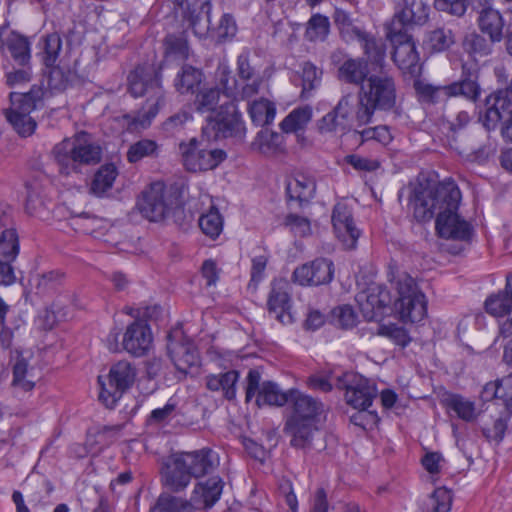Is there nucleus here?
<instances>
[{
	"instance_id": "f257e3e1",
	"label": "nucleus",
	"mask_w": 512,
	"mask_h": 512,
	"mask_svg": "<svg viewBox=\"0 0 512 512\" xmlns=\"http://www.w3.org/2000/svg\"><path fill=\"white\" fill-rule=\"evenodd\" d=\"M461 192L454 181L420 183L413 190L409 205L418 222H427L436 215L435 229L439 237L448 240L470 241L473 225L459 213Z\"/></svg>"
},
{
	"instance_id": "f03ea898",
	"label": "nucleus",
	"mask_w": 512,
	"mask_h": 512,
	"mask_svg": "<svg viewBox=\"0 0 512 512\" xmlns=\"http://www.w3.org/2000/svg\"><path fill=\"white\" fill-rule=\"evenodd\" d=\"M128 91L134 97H142L150 94L147 100L148 108H143L136 113L124 114L122 119L129 132H138L147 129L156 115L160 106L164 104L165 92L162 87V73L153 65H138L132 70L127 78Z\"/></svg>"
},
{
	"instance_id": "7ed1b4c3",
	"label": "nucleus",
	"mask_w": 512,
	"mask_h": 512,
	"mask_svg": "<svg viewBox=\"0 0 512 512\" xmlns=\"http://www.w3.org/2000/svg\"><path fill=\"white\" fill-rule=\"evenodd\" d=\"M291 413L287 417L284 432L291 437L290 444L295 448H305L318 430L324 406L321 401L297 389H290Z\"/></svg>"
},
{
	"instance_id": "20e7f679",
	"label": "nucleus",
	"mask_w": 512,
	"mask_h": 512,
	"mask_svg": "<svg viewBox=\"0 0 512 512\" xmlns=\"http://www.w3.org/2000/svg\"><path fill=\"white\" fill-rule=\"evenodd\" d=\"M55 161L61 174L77 172L80 166L96 165L101 161L102 148L87 132L65 138L53 148Z\"/></svg>"
},
{
	"instance_id": "39448f33",
	"label": "nucleus",
	"mask_w": 512,
	"mask_h": 512,
	"mask_svg": "<svg viewBox=\"0 0 512 512\" xmlns=\"http://www.w3.org/2000/svg\"><path fill=\"white\" fill-rule=\"evenodd\" d=\"M216 80L223 95L235 100H247L257 95L263 81L251 66L248 51H243L237 57V78L227 66H219Z\"/></svg>"
},
{
	"instance_id": "423d86ee",
	"label": "nucleus",
	"mask_w": 512,
	"mask_h": 512,
	"mask_svg": "<svg viewBox=\"0 0 512 512\" xmlns=\"http://www.w3.org/2000/svg\"><path fill=\"white\" fill-rule=\"evenodd\" d=\"M180 205L179 189L162 181L152 182L137 201L141 215L151 222L164 220Z\"/></svg>"
},
{
	"instance_id": "0eeeda50",
	"label": "nucleus",
	"mask_w": 512,
	"mask_h": 512,
	"mask_svg": "<svg viewBox=\"0 0 512 512\" xmlns=\"http://www.w3.org/2000/svg\"><path fill=\"white\" fill-rule=\"evenodd\" d=\"M138 366L134 362L121 360L114 363L106 375H99V401L107 408L116 407L123 395L136 383Z\"/></svg>"
},
{
	"instance_id": "6e6552de",
	"label": "nucleus",
	"mask_w": 512,
	"mask_h": 512,
	"mask_svg": "<svg viewBox=\"0 0 512 512\" xmlns=\"http://www.w3.org/2000/svg\"><path fill=\"white\" fill-rule=\"evenodd\" d=\"M363 109L364 105L358 96L355 99L351 94L344 95L332 111L318 120L317 128L322 134L337 131L344 133L354 125H367L372 118L369 114L362 116Z\"/></svg>"
},
{
	"instance_id": "1a4fd4ad",
	"label": "nucleus",
	"mask_w": 512,
	"mask_h": 512,
	"mask_svg": "<svg viewBox=\"0 0 512 512\" xmlns=\"http://www.w3.org/2000/svg\"><path fill=\"white\" fill-rule=\"evenodd\" d=\"M358 97L364 105L362 116L375 111H390L396 105L397 91L394 79L388 75H371L359 89Z\"/></svg>"
},
{
	"instance_id": "9d476101",
	"label": "nucleus",
	"mask_w": 512,
	"mask_h": 512,
	"mask_svg": "<svg viewBox=\"0 0 512 512\" xmlns=\"http://www.w3.org/2000/svg\"><path fill=\"white\" fill-rule=\"evenodd\" d=\"M398 292V299L395 301V310L404 323H418L427 314V301L415 280L407 273H401L393 281Z\"/></svg>"
},
{
	"instance_id": "9b49d317",
	"label": "nucleus",
	"mask_w": 512,
	"mask_h": 512,
	"mask_svg": "<svg viewBox=\"0 0 512 512\" xmlns=\"http://www.w3.org/2000/svg\"><path fill=\"white\" fill-rule=\"evenodd\" d=\"M179 153L185 169L195 173L213 170L226 158L224 150L209 149L206 141L197 138L181 142Z\"/></svg>"
},
{
	"instance_id": "f8f14e48",
	"label": "nucleus",
	"mask_w": 512,
	"mask_h": 512,
	"mask_svg": "<svg viewBox=\"0 0 512 512\" xmlns=\"http://www.w3.org/2000/svg\"><path fill=\"white\" fill-rule=\"evenodd\" d=\"M221 102L214 115L208 117V123L203 127V134L210 137L209 130L214 132L213 137L228 138L241 137L245 133V124L242 114L238 110L236 101L233 98H227Z\"/></svg>"
},
{
	"instance_id": "ddd939ff",
	"label": "nucleus",
	"mask_w": 512,
	"mask_h": 512,
	"mask_svg": "<svg viewBox=\"0 0 512 512\" xmlns=\"http://www.w3.org/2000/svg\"><path fill=\"white\" fill-rule=\"evenodd\" d=\"M339 387L345 389L348 405L358 410H367L377 396L378 390L374 380L355 372H343L337 377Z\"/></svg>"
},
{
	"instance_id": "4468645a",
	"label": "nucleus",
	"mask_w": 512,
	"mask_h": 512,
	"mask_svg": "<svg viewBox=\"0 0 512 512\" xmlns=\"http://www.w3.org/2000/svg\"><path fill=\"white\" fill-rule=\"evenodd\" d=\"M386 37L393 46L392 59L405 75L411 77L421 73L420 55L412 34L386 31Z\"/></svg>"
},
{
	"instance_id": "2eb2a0df",
	"label": "nucleus",
	"mask_w": 512,
	"mask_h": 512,
	"mask_svg": "<svg viewBox=\"0 0 512 512\" xmlns=\"http://www.w3.org/2000/svg\"><path fill=\"white\" fill-rule=\"evenodd\" d=\"M342 38L346 42L356 41L366 56L365 61L372 65L382 66L386 57V45L381 38L366 32L351 23L343 24L340 28Z\"/></svg>"
},
{
	"instance_id": "dca6fc26",
	"label": "nucleus",
	"mask_w": 512,
	"mask_h": 512,
	"mask_svg": "<svg viewBox=\"0 0 512 512\" xmlns=\"http://www.w3.org/2000/svg\"><path fill=\"white\" fill-rule=\"evenodd\" d=\"M429 17V6L423 0H403L402 8L397 11L386 31L409 33L415 26H422Z\"/></svg>"
},
{
	"instance_id": "f3484780",
	"label": "nucleus",
	"mask_w": 512,
	"mask_h": 512,
	"mask_svg": "<svg viewBox=\"0 0 512 512\" xmlns=\"http://www.w3.org/2000/svg\"><path fill=\"white\" fill-rule=\"evenodd\" d=\"M360 311L367 321H380L392 311L390 292L381 285L369 287L367 291L357 294Z\"/></svg>"
},
{
	"instance_id": "a211bd4d",
	"label": "nucleus",
	"mask_w": 512,
	"mask_h": 512,
	"mask_svg": "<svg viewBox=\"0 0 512 512\" xmlns=\"http://www.w3.org/2000/svg\"><path fill=\"white\" fill-rule=\"evenodd\" d=\"M270 286L267 298L269 314L282 324H291L293 316L291 313L292 297L290 283L286 279L279 278L274 279Z\"/></svg>"
},
{
	"instance_id": "6ab92c4d",
	"label": "nucleus",
	"mask_w": 512,
	"mask_h": 512,
	"mask_svg": "<svg viewBox=\"0 0 512 512\" xmlns=\"http://www.w3.org/2000/svg\"><path fill=\"white\" fill-rule=\"evenodd\" d=\"M20 252V240L14 227L6 228L0 233V284L11 285L16 276L12 263Z\"/></svg>"
},
{
	"instance_id": "aec40b11",
	"label": "nucleus",
	"mask_w": 512,
	"mask_h": 512,
	"mask_svg": "<svg viewBox=\"0 0 512 512\" xmlns=\"http://www.w3.org/2000/svg\"><path fill=\"white\" fill-rule=\"evenodd\" d=\"M334 277V264L327 258H317L297 267L292 275L295 283L301 286L329 284Z\"/></svg>"
},
{
	"instance_id": "412c9836",
	"label": "nucleus",
	"mask_w": 512,
	"mask_h": 512,
	"mask_svg": "<svg viewBox=\"0 0 512 512\" xmlns=\"http://www.w3.org/2000/svg\"><path fill=\"white\" fill-rule=\"evenodd\" d=\"M512 96L507 88L496 89L485 97L484 110L480 121L487 131H495L503 119V114L510 111Z\"/></svg>"
},
{
	"instance_id": "4be33fe9",
	"label": "nucleus",
	"mask_w": 512,
	"mask_h": 512,
	"mask_svg": "<svg viewBox=\"0 0 512 512\" xmlns=\"http://www.w3.org/2000/svg\"><path fill=\"white\" fill-rule=\"evenodd\" d=\"M332 224L336 237L346 249H354L361 235L356 227L351 209L343 203L334 206Z\"/></svg>"
},
{
	"instance_id": "5701e85b",
	"label": "nucleus",
	"mask_w": 512,
	"mask_h": 512,
	"mask_svg": "<svg viewBox=\"0 0 512 512\" xmlns=\"http://www.w3.org/2000/svg\"><path fill=\"white\" fill-rule=\"evenodd\" d=\"M485 310L496 318L507 319L502 323L503 333L512 331V275L507 276L504 289L485 300Z\"/></svg>"
},
{
	"instance_id": "b1692460",
	"label": "nucleus",
	"mask_w": 512,
	"mask_h": 512,
	"mask_svg": "<svg viewBox=\"0 0 512 512\" xmlns=\"http://www.w3.org/2000/svg\"><path fill=\"white\" fill-rule=\"evenodd\" d=\"M479 68L475 65H462L461 76L458 81L449 84L452 97H462L470 102H477L481 95L479 84Z\"/></svg>"
},
{
	"instance_id": "393cba45",
	"label": "nucleus",
	"mask_w": 512,
	"mask_h": 512,
	"mask_svg": "<svg viewBox=\"0 0 512 512\" xmlns=\"http://www.w3.org/2000/svg\"><path fill=\"white\" fill-rule=\"evenodd\" d=\"M177 13L187 20L193 28H196L201 22L205 23V28H211V10L212 5L209 0H170Z\"/></svg>"
},
{
	"instance_id": "a878e982",
	"label": "nucleus",
	"mask_w": 512,
	"mask_h": 512,
	"mask_svg": "<svg viewBox=\"0 0 512 512\" xmlns=\"http://www.w3.org/2000/svg\"><path fill=\"white\" fill-rule=\"evenodd\" d=\"M122 344L125 352H149L153 346V334L147 322L135 320L128 325Z\"/></svg>"
},
{
	"instance_id": "bb28decb",
	"label": "nucleus",
	"mask_w": 512,
	"mask_h": 512,
	"mask_svg": "<svg viewBox=\"0 0 512 512\" xmlns=\"http://www.w3.org/2000/svg\"><path fill=\"white\" fill-rule=\"evenodd\" d=\"M181 465L188 469L190 476L202 477L215 468L214 453L210 449H201L193 452L178 454Z\"/></svg>"
},
{
	"instance_id": "cd10ccee",
	"label": "nucleus",
	"mask_w": 512,
	"mask_h": 512,
	"mask_svg": "<svg viewBox=\"0 0 512 512\" xmlns=\"http://www.w3.org/2000/svg\"><path fill=\"white\" fill-rule=\"evenodd\" d=\"M316 192L315 179L309 175L297 174L287 180L286 193L289 201H295L300 206L309 202Z\"/></svg>"
},
{
	"instance_id": "c85d7f7f",
	"label": "nucleus",
	"mask_w": 512,
	"mask_h": 512,
	"mask_svg": "<svg viewBox=\"0 0 512 512\" xmlns=\"http://www.w3.org/2000/svg\"><path fill=\"white\" fill-rule=\"evenodd\" d=\"M251 148L265 157H275L285 150L284 136L270 129H261L252 141Z\"/></svg>"
},
{
	"instance_id": "c756f323",
	"label": "nucleus",
	"mask_w": 512,
	"mask_h": 512,
	"mask_svg": "<svg viewBox=\"0 0 512 512\" xmlns=\"http://www.w3.org/2000/svg\"><path fill=\"white\" fill-rule=\"evenodd\" d=\"M204 73L201 69L191 65H183L177 72L173 85L181 95L196 94L204 81Z\"/></svg>"
},
{
	"instance_id": "7c9ffc66",
	"label": "nucleus",
	"mask_w": 512,
	"mask_h": 512,
	"mask_svg": "<svg viewBox=\"0 0 512 512\" xmlns=\"http://www.w3.org/2000/svg\"><path fill=\"white\" fill-rule=\"evenodd\" d=\"M178 462H180V457L177 454L172 458L171 463H168L162 471L164 486L174 492L184 490L191 481L188 469Z\"/></svg>"
},
{
	"instance_id": "2f4dec72",
	"label": "nucleus",
	"mask_w": 512,
	"mask_h": 512,
	"mask_svg": "<svg viewBox=\"0 0 512 512\" xmlns=\"http://www.w3.org/2000/svg\"><path fill=\"white\" fill-rule=\"evenodd\" d=\"M40 378V373L25 358H18L13 366L11 385L17 391L31 392Z\"/></svg>"
},
{
	"instance_id": "473e14b6",
	"label": "nucleus",
	"mask_w": 512,
	"mask_h": 512,
	"mask_svg": "<svg viewBox=\"0 0 512 512\" xmlns=\"http://www.w3.org/2000/svg\"><path fill=\"white\" fill-rule=\"evenodd\" d=\"M223 485V480L219 476H212L205 482H199L193 490L192 500L201 503L204 508H211L220 499Z\"/></svg>"
},
{
	"instance_id": "72a5a7b5",
	"label": "nucleus",
	"mask_w": 512,
	"mask_h": 512,
	"mask_svg": "<svg viewBox=\"0 0 512 512\" xmlns=\"http://www.w3.org/2000/svg\"><path fill=\"white\" fill-rule=\"evenodd\" d=\"M485 401L500 399L505 404L508 412L512 413V372L501 379L487 383L481 392Z\"/></svg>"
},
{
	"instance_id": "f704fd0d",
	"label": "nucleus",
	"mask_w": 512,
	"mask_h": 512,
	"mask_svg": "<svg viewBox=\"0 0 512 512\" xmlns=\"http://www.w3.org/2000/svg\"><path fill=\"white\" fill-rule=\"evenodd\" d=\"M442 403L449 412L465 422H473L478 416L475 402L460 394L448 393L442 399Z\"/></svg>"
},
{
	"instance_id": "c9c22d12",
	"label": "nucleus",
	"mask_w": 512,
	"mask_h": 512,
	"mask_svg": "<svg viewBox=\"0 0 512 512\" xmlns=\"http://www.w3.org/2000/svg\"><path fill=\"white\" fill-rule=\"evenodd\" d=\"M478 24L481 31L487 34L492 42H500L503 39L505 22L501 13L492 6L480 11Z\"/></svg>"
},
{
	"instance_id": "e433bc0d",
	"label": "nucleus",
	"mask_w": 512,
	"mask_h": 512,
	"mask_svg": "<svg viewBox=\"0 0 512 512\" xmlns=\"http://www.w3.org/2000/svg\"><path fill=\"white\" fill-rule=\"evenodd\" d=\"M449 88V84L436 86L421 80L414 81V89L418 100L425 105H435L446 102L452 97Z\"/></svg>"
},
{
	"instance_id": "4c0bfd02",
	"label": "nucleus",
	"mask_w": 512,
	"mask_h": 512,
	"mask_svg": "<svg viewBox=\"0 0 512 512\" xmlns=\"http://www.w3.org/2000/svg\"><path fill=\"white\" fill-rule=\"evenodd\" d=\"M11 107L6 111L5 115H29L37 108L38 103L42 101L41 89H31L27 93L10 94Z\"/></svg>"
},
{
	"instance_id": "58836bf2",
	"label": "nucleus",
	"mask_w": 512,
	"mask_h": 512,
	"mask_svg": "<svg viewBox=\"0 0 512 512\" xmlns=\"http://www.w3.org/2000/svg\"><path fill=\"white\" fill-rule=\"evenodd\" d=\"M367 61L362 58L348 59L338 69V78L349 84H365L368 78Z\"/></svg>"
},
{
	"instance_id": "ea45409f",
	"label": "nucleus",
	"mask_w": 512,
	"mask_h": 512,
	"mask_svg": "<svg viewBox=\"0 0 512 512\" xmlns=\"http://www.w3.org/2000/svg\"><path fill=\"white\" fill-rule=\"evenodd\" d=\"M313 110L309 105L294 108L279 124L283 133L304 131L311 121Z\"/></svg>"
},
{
	"instance_id": "a19ab883",
	"label": "nucleus",
	"mask_w": 512,
	"mask_h": 512,
	"mask_svg": "<svg viewBox=\"0 0 512 512\" xmlns=\"http://www.w3.org/2000/svg\"><path fill=\"white\" fill-rule=\"evenodd\" d=\"M491 39L473 31L466 33L462 40L463 51L475 61L478 58L488 56L492 52L493 44Z\"/></svg>"
},
{
	"instance_id": "79ce46f5",
	"label": "nucleus",
	"mask_w": 512,
	"mask_h": 512,
	"mask_svg": "<svg viewBox=\"0 0 512 512\" xmlns=\"http://www.w3.org/2000/svg\"><path fill=\"white\" fill-rule=\"evenodd\" d=\"M6 47L16 64L28 66L31 59V50L30 42L26 37L9 31L6 36Z\"/></svg>"
},
{
	"instance_id": "37998d69",
	"label": "nucleus",
	"mask_w": 512,
	"mask_h": 512,
	"mask_svg": "<svg viewBox=\"0 0 512 512\" xmlns=\"http://www.w3.org/2000/svg\"><path fill=\"white\" fill-rule=\"evenodd\" d=\"M248 113L252 122L257 126L271 124L276 116V105L274 102L261 98L248 105Z\"/></svg>"
},
{
	"instance_id": "c03bdc74",
	"label": "nucleus",
	"mask_w": 512,
	"mask_h": 512,
	"mask_svg": "<svg viewBox=\"0 0 512 512\" xmlns=\"http://www.w3.org/2000/svg\"><path fill=\"white\" fill-rule=\"evenodd\" d=\"M290 398V389L287 392H283L277 384L268 381L261 385L257 394L256 403L258 406H283L286 403H289Z\"/></svg>"
},
{
	"instance_id": "a18cd8bd",
	"label": "nucleus",
	"mask_w": 512,
	"mask_h": 512,
	"mask_svg": "<svg viewBox=\"0 0 512 512\" xmlns=\"http://www.w3.org/2000/svg\"><path fill=\"white\" fill-rule=\"evenodd\" d=\"M221 99L219 88L211 87L199 90L194 99L195 110L199 113H211L214 115L218 110Z\"/></svg>"
},
{
	"instance_id": "49530a36",
	"label": "nucleus",
	"mask_w": 512,
	"mask_h": 512,
	"mask_svg": "<svg viewBox=\"0 0 512 512\" xmlns=\"http://www.w3.org/2000/svg\"><path fill=\"white\" fill-rule=\"evenodd\" d=\"M117 175L118 171L114 164L102 165L94 175L90 188L91 192L96 196H102L112 188Z\"/></svg>"
},
{
	"instance_id": "de8ad7c7",
	"label": "nucleus",
	"mask_w": 512,
	"mask_h": 512,
	"mask_svg": "<svg viewBox=\"0 0 512 512\" xmlns=\"http://www.w3.org/2000/svg\"><path fill=\"white\" fill-rule=\"evenodd\" d=\"M199 227L206 236L216 239L223 230V217L219 210L212 206L202 214L199 218Z\"/></svg>"
},
{
	"instance_id": "09e8293b",
	"label": "nucleus",
	"mask_w": 512,
	"mask_h": 512,
	"mask_svg": "<svg viewBox=\"0 0 512 512\" xmlns=\"http://www.w3.org/2000/svg\"><path fill=\"white\" fill-rule=\"evenodd\" d=\"M175 368L192 377H196L201 373L202 360L200 354H169Z\"/></svg>"
},
{
	"instance_id": "8fccbe9b",
	"label": "nucleus",
	"mask_w": 512,
	"mask_h": 512,
	"mask_svg": "<svg viewBox=\"0 0 512 512\" xmlns=\"http://www.w3.org/2000/svg\"><path fill=\"white\" fill-rule=\"evenodd\" d=\"M302 68V98H309L311 92L320 86L322 78V70L310 61H305L301 65Z\"/></svg>"
},
{
	"instance_id": "3c124183",
	"label": "nucleus",
	"mask_w": 512,
	"mask_h": 512,
	"mask_svg": "<svg viewBox=\"0 0 512 512\" xmlns=\"http://www.w3.org/2000/svg\"><path fill=\"white\" fill-rule=\"evenodd\" d=\"M165 55L179 61H186L189 58V46L183 35L169 34L164 40Z\"/></svg>"
},
{
	"instance_id": "603ef678",
	"label": "nucleus",
	"mask_w": 512,
	"mask_h": 512,
	"mask_svg": "<svg viewBox=\"0 0 512 512\" xmlns=\"http://www.w3.org/2000/svg\"><path fill=\"white\" fill-rule=\"evenodd\" d=\"M455 42L454 34L450 29L437 28L427 35L426 45L432 52H443Z\"/></svg>"
},
{
	"instance_id": "864d4df0",
	"label": "nucleus",
	"mask_w": 512,
	"mask_h": 512,
	"mask_svg": "<svg viewBox=\"0 0 512 512\" xmlns=\"http://www.w3.org/2000/svg\"><path fill=\"white\" fill-rule=\"evenodd\" d=\"M41 58L46 67H52L56 63L62 47V41L58 34L53 33L43 38L41 42Z\"/></svg>"
},
{
	"instance_id": "5fc2aeb1",
	"label": "nucleus",
	"mask_w": 512,
	"mask_h": 512,
	"mask_svg": "<svg viewBox=\"0 0 512 512\" xmlns=\"http://www.w3.org/2000/svg\"><path fill=\"white\" fill-rule=\"evenodd\" d=\"M156 512H195L194 506L187 500L161 494L155 506Z\"/></svg>"
},
{
	"instance_id": "6e6d98bb",
	"label": "nucleus",
	"mask_w": 512,
	"mask_h": 512,
	"mask_svg": "<svg viewBox=\"0 0 512 512\" xmlns=\"http://www.w3.org/2000/svg\"><path fill=\"white\" fill-rule=\"evenodd\" d=\"M158 144L154 140L142 139L132 144L127 151V160L137 163L145 157L156 156Z\"/></svg>"
},
{
	"instance_id": "4d7b16f0",
	"label": "nucleus",
	"mask_w": 512,
	"mask_h": 512,
	"mask_svg": "<svg viewBox=\"0 0 512 512\" xmlns=\"http://www.w3.org/2000/svg\"><path fill=\"white\" fill-rule=\"evenodd\" d=\"M329 29L330 22L328 17L315 14L308 21L305 35L310 41H323L327 37Z\"/></svg>"
},
{
	"instance_id": "13d9d810",
	"label": "nucleus",
	"mask_w": 512,
	"mask_h": 512,
	"mask_svg": "<svg viewBox=\"0 0 512 512\" xmlns=\"http://www.w3.org/2000/svg\"><path fill=\"white\" fill-rule=\"evenodd\" d=\"M471 118L468 112L460 111L452 120H443L441 123V131L447 138L455 140L470 123Z\"/></svg>"
},
{
	"instance_id": "bf43d9fd",
	"label": "nucleus",
	"mask_w": 512,
	"mask_h": 512,
	"mask_svg": "<svg viewBox=\"0 0 512 512\" xmlns=\"http://www.w3.org/2000/svg\"><path fill=\"white\" fill-rule=\"evenodd\" d=\"M420 462L433 481L438 480L440 473L446 465L443 454L437 451H427L422 456Z\"/></svg>"
},
{
	"instance_id": "052dcab7",
	"label": "nucleus",
	"mask_w": 512,
	"mask_h": 512,
	"mask_svg": "<svg viewBox=\"0 0 512 512\" xmlns=\"http://www.w3.org/2000/svg\"><path fill=\"white\" fill-rule=\"evenodd\" d=\"M361 142L375 141L382 146L389 145L393 140V135L389 126L378 125L375 127H368L359 132Z\"/></svg>"
},
{
	"instance_id": "680f3d73",
	"label": "nucleus",
	"mask_w": 512,
	"mask_h": 512,
	"mask_svg": "<svg viewBox=\"0 0 512 512\" xmlns=\"http://www.w3.org/2000/svg\"><path fill=\"white\" fill-rule=\"evenodd\" d=\"M357 319L358 316L350 305L337 306L332 310V322L343 329L353 328Z\"/></svg>"
},
{
	"instance_id": "e2e57ef3",
	"label": "nucleus",
	"mask_w": 512,
	"mask_h": 512,
	"mask_svg": "<svg viewBox=\"0 0 512 512\" xmlns=\"http://www.w3.org/2000/svg\"><path fill=\"white\" fill-rule=\"evenodd\" d=\"M344 162L349 164L358 172H375L381 167V162L376 158L362 156L360 154H349L344 157Z\"/></svg>"
},
{
	"instance_id": "0e129e2a",
	"label": "nucleus",
	"mask_w": 512,
	"mask_h": 512,
	"mask_svg": "<svg viewBox=\"0 0 512 512\" xmlns=\"http://www.w3.org/2000/svg\"><path fill=\"white\" fill-rule=\"evenodd\" d=\"M8 122L21 137L31 136L37 127L36 121L29 115H6Z\"/></svg>"
},
{
	"instance_id": "69168bd1",
	"label": "nucleus",
	"mask_w": 512,
	"mask_h": 512,
	"mask_svg": "<svg viewBox=\"0 0 512 512\" xmlns=\"http://www.w3.org/2000/svg\"><path fill=\"white\" fill-rule=\"evenodd\" d=\"M452 492L445 487H438L434 490L430 505L432 512H450L452 507Z\"/></svg>"
},
{
	"instance_id": "338daca9",
	"label": "nucleus",
	"mask_w": 512,
	"mask_h": 512,
	"mask_svg": "<svg viewBox=\"0 0 512 512\" xmlns=\"http://www.w3.org/2000/svg\"><path fill=\"white\" fill-rule=\"evenodd\" d=\"M434 7L452 16L462 17L468 9V0H433Z\"/></svg>"
},
{
	"instance_id": "774afa93",
	"label": "nucleus",
	"mask_w": 512,
	"mask_h": 512,
	"mask_svg": "<svg viewBox=\"0 0 512 512\" xmlns=\"http://www.w3.org/2000/svg\"><path fill=\"white\" fill-rule=\"evenodd\" d=\"M65 313H61L57 304H53L51 307L46 308L42 315L38 318V327L45 330H54V326L64 319Z\"/></svg>"
}]
</instances>
